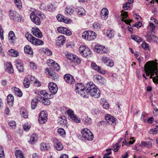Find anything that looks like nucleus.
<instances>
[{
    "label": "nucleus",
    "mask_w": 158,
    "mask_h": 158,
    "mask_svg": "<svg viewBox=\"0 0 158 158\" xmlns=\"http://www.w3.org/2000/svg\"><path fill=\"white\" fill-rule=\"evenodd\" d=\"M17 7L20 9L22 7V3L20 0H14Z\"/></svg>",
    "instance_id": "nucleus-52"
},
{
    "label": "nucleus",
    "mask_w": 158,
    "mask_h": 158,
    "mask_svg": "<svg viewBox=\"0 0 158 158\" xmlns=\"http://www.w3.org/2000/svg\"><path fill=\"white\" fill-rule=\"evenodd\" d=\"M103 46L99 45H96L95 47V49L96 52L99 53H102V50Z\"/></svg>",
    "instance_id": "nucleus-40"
},
{
    "label": "nucleus",
    "mask_w": 158,
    "mask_h": 158,
    "mask_svg": "<svg viewBox=\"0 0 158 158\" xmlns=\"http://www.w3.org/2000/svg\"><path fill=\"white\" fill-rule=\"evenodd\" d=\"M153 69V70H155V72H154L155 73V74L156 75V77H158V70L157 69V65L156 64H152L151 65Z\"/></svg>",
    "instance_id": "nucleus-49"
},
{
    "label": "nucleus",
    "mask_w": 158,
    "mask_h": 158,
    "mask_svg": "<svg viewBox=\"0 0 158 158\" xmlns=\"http://www.w3.org/2000/svg\"><path fill=\"white\" fill-rule=\"evenodd\" d=\"M16 68L20 73H23L24 71V68L22 63L18 62L16 64Z\"/></svg>",
    "instance_id": "nucleus-24"
},
{
    "label": "nucleus",
    "mask_w": 158,
    "mask_h": 158,
    "mask_svg": "<svg viewBox=\"0 0 158 158\" xmlns=\"http://www.w3.org/2000/svg\"><path fill=\"white\" fill-rule=\"evenodd\" d=\"M8 38L9 42L10 43L14 44L15 43L16 41L15 37V34L13 31H11L9 32L8 35Z\"/></svg>",
    "instance_id": "nucleus-20"
},
{
    "label": "nucleus",
    "mask_w": 158,
    "mask_h": 158,
    "mask_svg": "<svg viewBox=\"0 0 158 158\" xmlns=\"http://www.w3.org/2000/svg\"><path fill=\"white\" fill-rule=\"evenodd\" d=\"M96 34L94 31L90 30V34L89 37H88L89 40H91L96 38Z\"/></svg>",
    "instance_id": "nucleus-39"
},
{
    "label": "nucleus",
    "mask_w": 158,
    "mask_h": 158,
    "mask_svg": "<svg viewBox=\"0 0 158 158\" xmlns=\"http://www.w3.org/2000/svg\"><path fill=\"white\" fill-rule=\"evenodd\" d=\"M114 30H107L106 32L107 37L111 38L114 36Z\"/></svg>",
    "instance_id": "nucleus-47"
},
{
    "label": "nucleus",
    "mask_w": 158,
    "mask_h": 158,
    "mask_svg": "<svg viewBox=\"0 0 158 158\" xmlns=\"http://www.w3.org/2000/svg\"><path fill=\"white\" fill-rule=\"evenodd\" d=\"M40 148L41 151H45L48 150L50 148V146L48 143L43 142L40 144Z\"/></svg>",
    "instance_id": "nucleus-23"
},
{
    "label": "nucleus",
    "mask_w": 158,
    "mask_h": 158,
    "mask_svg": "<svg viewBox=\"0 0 158 158\" xmlns=\"http://www.w3.org/2000/svg\"><path fill=\"white\" fill-rule=\"evenodd\" d=\"M85 89L86 94L98 98L100 96V91L93 83H88L85 87Z\"/></svg>",
    "instance_id": "nucleus-1"
},
{
    "label": "nucleus",
    "mask_w": 158,
    "mask_h": 158,
    "mask_svg": "<svg viewBox=\"0 0 158 158\" xmlns=\"http://www.w3.org/2000/svg\"><path fill=\"white\" fill-rule=\"evenodd\" d=\"M17 15V12L14 10H11L10 11V16L12 19H14V20L17 22H20L21 21V17H16Z\"/></svg>",
    "instance_id": "nucleus-13"
},
{
    "label": "nucleus",
    "mask_w": 158,
    "mask_h": 158,
    "mask_svg": "<svg viewBox=\"0 0 158 158\" xmlns=\"http://www.w3.org/2000/svg\"><path fill=\"white\" fill-rule=\"evenodd\" d=\"M86 48L85 46L82 45L79 48V51L80 52V53L81 55V54L83 52V51L86 49Z\"/></svg>",
    "instance_id": "nucleus-56"
},
{
    "label": "nucleus",
    "mask_w": 158,
    "mask_h": 158,
    "mask_svg": "<svg viewBox=\"0 0 158 158\" xmlns=\"http://www.w3.org/2000/svg\"><path fill=\"white\" fill-rule=\"evenodd\" d=\"M9 125L13 128H15L16 125L15 122L13 121H10L9 123Z\"/></svg>",
    "instance_id": "nucleus-63"
},
{
    "label": "nucleus",
    "mask_w": 158,
    "mask_h": 158,
    "mask_svg": "<svg viewBox=\"0 0 158 158\" xmlns=\"http://www.w3.org/2000/svg\"><path fill=\"white\" fill-rule=\"evenodd\" d=\"M153 69L151 65L145 67L144 70L147 76H149L150 78L152 79L154 77H153L154 76L155 70H153Z\"/></svg>",
    "instance_id": "nucleus-6"
},
{
    "label": "nucleus",
    "mask_w": 158,
    "mask_h": 158,
    "mask_svg": "<svg viewBox=\"0 0 158 158\" xmlns=\"http://www.w3.org/2000/svg\"><path fill=\"white\" fill-rule=\"evenodd\" d=\"M106 121L109 124L115 125L117 123V120L114 117L109 114H107L105 116Z\"/></svg>",
    "instance_id": "nucleus-5"
},
{
    "label": "nucleus",
    "mask_w": 158,
    "mask_h": 158,
    "mask_svg": "<svg viewBox=\"0 0 158 158\" xmlns=\"http://www.w3.org/2000/svg\"><path fill=\"white\" fill-rule=\"evenodd\" d=\"M82 84L79 83L77 84L76 88V91L77 92H78L79 94H80L83 97H85L86 92L85 89V87L82 88H80L78 87L79 85H81Z\"/></svg>",
    "instance_id": "nucleus-9"
},
{
    "label": "nucleus",
    "mask_w": 158,
    "mask_h": 158,
    "mask_svg": "<svg viewBox=\"0 0 158 158\" xmlns=\"http://www.w3.org/2000/svg\"><path fill=\"white\" fill-rule=\"evenodd\" d=\"M5 68L6 70L10 73H12L14 72L13 67L10 62H6L5 63Z\"/></svg>",
    "instance_id": "nucleus-16"
},
{
    "label": "nucleus",
    "mask_w": 158,
    "mask_h": 158,
    "mask_svg": "<svg viewBox=\"0 0 158 158\" xmlns=\"http://www.w3.org/2000/svg\"><path fill=\"white\" fill-rule=\"evenodd\" d=\"M94 79L98 82L102 84H104L105 79L101 75H95L94 76Z\"/></svg>",
    "instance_id": "nucleus-22"
},
{
    "label": "nucleus",
    "mask_w": 158,
    "mask_h": 158,
    "mask_svg": "<svg viewBox=\"0 0 158 158\" xmlns=\"http://www.w3.org/2000/svg\"><path fill=\"white\" fill-rule=\"evenodd\" d=\"M142 23L140 21H139L138 23H135V24H134L133 25V27H136L137 28L139 29L142 26Z\"/></svg>",
    "instance_id": "nucleus-54"
},
{
    "label": "nucleus",
    "mask_w": 158,
    "mask_h": 158,
    "mask_svg": "<svg viewBox=\"0 0 158 158\" xmlns=\"http://www.w3.org/2000/svg\"><path fill=\"white\" fill-rule=\"evenodd\" d=\"M32 33L35 36L39 38H41L42 37V34L40 30H32Z\"/></svg>",
    "instance_id": "nucleus-31"
},
{
    "label": "nucleus",
    "mask_w": 158,
    "mask_h": 158,
    "mask_svg": "<svg viewBox=\"0 0 158 158\" xmlns=\"http://www.w3.org/2000/svg\"><path fill=\"white\" fill-rule=\"evenodd\" d=\"M52 64H53L54 69L55 71H58L60 69V67L59 64L55 61L52 62Z\"/></svg>",
    "instance_id": "nucleus-46"
},
{
    "label": "nucleus",
    "mask_w": 158,
    "mask_h": 158,
    "mask_svg": "<svg viewBox=\"0 0 158 158\" xmlns=\"http://www.w3.org/2000/svg\"><path fill=\"white\" fill-rule=\"evenodd\" d=\"M14 90L15 94L17 96L21 97L22 96L23 93L19 88L15 87L14 89Z\"/></svg>",
    "instance_id": "nucleus-36"
},
{
    "label": "nucleus",
    "mask_w": 158,
    "mask_h": 158,
    "mask_svg": "<svg viewBox=\"0 0 158 158\" xmlns=\"http://www.w3.org/2000/svg\"><path fill=\"white\" fill-rule=\"evenodd\" d=\"M40 94L43 95L45 98L47 97L49 98H52L54 97L53 94H48L44 90L40 91Z\"/></svg>",
    "instance_id": "nucleus-29"
},
{
    "label": "nucleus",
    "mask_w": 158,
    "mask_h": 158,
    "mask_svg": "<svg viewBox=\"0 0 158 158\" xmlns=\"http://www.w3.org/2000/svg\"><path fill=\"white\" fill-rule=\"evenodd\" d=\"M59 33L65 34L68 36L72 34V32L70 30H57Z\"/></svg>",
    "instance_id": "nucleus-41"
},
{
    "label": "nucleus",
    "mask_w": 158,
    "mask_h": 158,
    "mask_svg": "<svg viewBox=\"0 0 158 158\" xmlns=\"http://www.w3.org/2000/svg\"><path fill=\"white\" fill-rule=\"evenodd\" d=\"M119 148V146L118 143H117L114 145L113 150L114 152H117Z\"/></svg>",
    "instance_id": "nucleus-60"
},
{
    "label": "nucleus",
    "mask_w": 158,
    "mask_h": 158,
    "mask_svg": "<svg viewBox=\"0 0 158 158\" xmlns=\"http://www.w3.org/2000/svg\"><path fill=\"white\" fill-rule=\"evenodd\" d=\"M72 61L79 63H80L81 62V60L79 59L77 56L75 55L74 56L72 60Z\"/></svg>",
    "instance_id": "nucleus-55"
},
{
    "label": "nucleus",
    "mask_w": 158,
    "mask_h": 158,
    "mask_svg": "<svg viewBox=\"0 0 158 158\" xmlns=\"http://www.w3.org/2000/svg\"><path fill=\"white\" fill-rule=\"evenodd\" d=\"M67 113L72 121H73L76 123H79L80 122L81 119L74 114V112L73 110L70 109L68 110L67 111Z\"/></svg>",
    "instance_id": "nucleus-4"
},
{
    "label": "nucleus",
    "mask_w": 158,
    "mask_h": 158,
    "mask_svg": "<svg viewBox=\"0 0 158 158\" xmlns=\"http://www.w3.org/2000/svg\"><path fill=\"white\" fill-rule=\"evenodd\" d=\"M49 98L46 97L44 98L43 100L42 101V103L44 104L45 105H48L50 104V101L49 99Z\"/></svg>",
    "instance_id": "nucleus-48"
},
{
    "label": "nucleus",
    "mask_w": 158,
    "mask_h": 158,
    "mask_svg": "<svg viewBox=\"0 0 158 158\" xmlns=\"http://www.w3.org/2000/svg\"><path fill=\"white\" fill-rule=\"evenodd\" d=\"M53 141L54 143V146L57 150L61 151L63 149V146L60 143L57 142V139L56 138H55Z\"/></svg>",
    "instance_id": "nucleus-21"
},
{
    "label": "nucleus",
    "mask_w": 158,
    "mask_h": 158,
    "mask_svg": "<svg viewBox=\"0 0 158 158\" xmlns=\"http://www.w3.org/2000/svg\"><path fill=\"white\" fill-rule=\"evenodd\" d=\"M20 113L21 116L24 118H27L28 117V113L26 110H21Z\"/></svg>",
    "instance_id": "nucleus-43"
},
{
    "label": "nucleus",
    "mask_w": 158,
    "mask_h": 158,
    "mask_svg": "<svg viewBox=\"0 0 158 158\" xmlns=\"http://www.w3.org/2000/svg\"><path fill=\"white\" fill-rule=\"evenodd\" d=\"M49 90L51 93V94H53V96L58 91V87L53 82H50L48 85Z\"/></svg>",
    "instance_id": "nucleus-7"
},
{
    "label": "nucleus",
    "mask_w": 158,
    "mask_h": 158,
    "mask_svg": "<svg viewBox=\"0 0 158 158\" xmlns=\"http://www.w3.org/2000/svg\"><path fill=\"white\" fill-rule=\"evenodd\" d=\"M158 129V125L156 126V127L154 129H151L149 131V133L152 135H155L157 133Z\"/></svg>",
    "instance_id": "nucleus-45"
},
{
    "label": "nucleus",
    "mask_w": 158,
    "mask_h": 158,
    "mask_svg": "<svg viewBox=\"0 0 158 158\" xmlns=\"http://www.w3.org/2000/svg\"><path fill=\"white\" fill-rule=\"evenodd\" d=\"M65 42V38L63 35H61L58 37V39L56 41V44L58 46L60 47Z\"/></svg>",
    "instance_id": "nucleus-15"
},
{
    "label": "nucleus",
    "mask_w": 158,
    "mask_h": 158,
    "mask_svg": "<svg viewBox=\"0 0 158 158\" xmlns=\"http://www.w3.org/2000/svg\"><path fill=\"white\" fill-rule=\"evenodd\" d=\"M91 53V52L90 49L88 48H86L81 55L85 57H88L90 56Z\"/></svg>",
    "instance_id": "nucleus-28"
},
{
    "label": "nucleus",
    "mask_w": 158,
    "mask_h": 158,
    "mask_svg": "<svg viewBox=\"0 0 158 158\" xmlns=\"http://www.w3.org/2000/svg\"><path fill=\"white\" fill-rule=\"evenodd\" d=\"M57 132L61 135H63L65 134V132L64 130L62 128H60L58 129Z\"/></svg>",
    "instance_id": "nucleus-58"
},
{
    "label": "nucleus",
    "mask_w": 158,
    "mask_h": 158,
    "mask_svg": "<svg viewBox=\"0 0 158 158\" xmlns=\"http://www.w3.org/2000/svg\"><path fill=\"white\" fill-rule=\"evenodd\" d=\"M48 114L44 111H42L40 113L39 118V121L41 124L45 123L47 120Z\"/></svg>",
    "instance_id": "nucleus-8"
},
{
    "label": "nucleus",
    "mask_w": 158,
    "mask_h": 158,
    "mask_svg": "<svg viewBox=\"0 0 158 158\" xmlns=\"http://www.w3.org/2000/svg\"><path fill=\"white\" fill-rule=\"evenodd\" d=\"M82 121L85 125H88L92 123V120L90 118L88 117H85L83 118Z\"/></svg>",
    "instance_id": "nucleus-33"
},
{
    "label": "nucleus",
    "mask_w": 158,
    "mask_h": 158,
    "mask_svg": "<svg viewBox=\"0 0 158 158\" xmlns=\"http://www.w3.org/2000/svg\"><path fill=\"white\" fill-rule=\"evenodd\" d=\"M25 36L27 40L34 45H43L44 44L43 41L35 38L31 35L28 34V33L26 34Z\"/></svg>",
    "instance_id": "nucleus-2"
},
{
    "label": "nucleus",
    "mask_w": 158,
    "mask_h": 158,
    "mask_svg": "<svg viewBox=\"0 0 158 158\" xmlns=\"http://www.w3.org/2000/svg\"><path fill=\"white\" fill-rule=\"evenodd\" d=\"M130 3L127 2L124 4L123 6V8L125 10H127L130 7Z\"/></svg>",
    "instance_id": "nucleus-62"
},
{
    "label": "nucleus",
    "mask_w": 158,
    "mask_h": 158,
    "mask_svg": "<svg viewBox=\"0 0 158 158\" xmlns=\"http://www.w3.org/2000/svg\"><path fill=\"white\" fill-rule=\"evenodd\" d=\"M77 14L79 15H83L85 14V11L83 8H80L77 12Z\"/></svg>",
    "instance_id": "nucleus-51"
},
{
    "label": "nucleus",
    "mask_w": 158,
    "mask_h": 158,
    "mask_svg": "<svg viewBox=\"0 0 158 158\" xmlns=\"http://www.w3.org/2000/svg\"><path fill=\"white\" fill-rule=\"evenodd\" d=\"M71 20L70 19L64 17V19L62 22H63L65 23L69 24L71 22Z\"/></svg>",
    "instance_id": "nucleus-53"
},
{
    "label": "nucleus",
    "mask_w": 158,
    "mask_h": 158,
    "mask_svg": "<svg viewBox=\"0 0 158 158\" xmlns=\"http://www.w3.org/2000/svg\"><path fill=\"white\" fill-rule=\"evenodd\" d=\"M9 52H10L9 55L12 56L16 57L19 55V53L14 49H10Z\"/></svg>",
    "instance_id": "nucleus-34"
},
{
    "label": "nucleus",
    "mask_w": 158,
    "mask_h": 158,
    "mask_svg": "<svg viewBox=\"0 0 158 158\" xmlns=\"http://www.w3.org/2000/svg\"><path fill=\"white\" fill-rule=\"evenodd\" d=\"M90 34V30H86L82 33V36L83 38L89 40L88 37H89Z\"/></svg>",
    "instance_id": "nucleus-32"
},
{
    "label": "nucleus",
    "mask_w": 158,
    "mask_h": 158,
    "mask_svg": "<svg viewBox=\"0 0 158 158\" xmlns=\"http://www.w3.org/2000/svg\"><path fill=\"white\" fill-rule=\"evenodd\" d=\"M147 33V35H145V37L147 39L148 42H150L156 37L155 32L153 31V30L148 31Z\"/></svg>",
    "instance_id": "nucleus-12"
},
{
    "label": "nucleus",
    "mask_w": 158,
    "mask_h": 158,
    "mask_svg": "<svg viewBox=\"0 0 158 158\" xmlns=\"http://www.w3.org/2000/svg\"><path fill=\"white\" fill-rule=\"evenodd\" d=\"M131 38L135 41L139 42L140 41V38L139 37L135 35H132L131 36Z\"/></svg>",
    "instance_id": "nucleus-50"
},
{
    "label": "nucleus",
    "mask_w": 158,
    "mask_h": 158,
    "mask_svg": "<svg viewBox=\"0 0 158 158\" xmlns=\"http://www.w3.org/2000/svg\"><path fill=\"white\" fill-rule=\"evenodd\" d=\"M74 55L73 54H72L69 53H68L66 55V57L69 59L70 60H72L73 59V57H74Z\"/></svg>",
    "instance_id": "nucleus-64"
},
{
    "label": "nucleus",
    "mask_w": 158,
    "mask_h": 158,
    "mask_svg": "<svg viewBox=\"0 0 158 158\" xmlns=\"http://www.w3.org/2000/svg\"><path fill=\"white\" fill-rule=\"evenodd\" d=\"M38 139V136L37 134H33L31 136L30 142L31 144H34Z\"/></svg>",
    "instance_id": "nucleus-30"
},
{
    "label": "nucleus",
    "mask_w": 158,
    "mask_h": 158,
    "mask_svg": "<svg viewBox=\"0 0 158 158\" xmlns=\"http://www.w3.org/2000/svg\"><path fill=\"white\" fill-rule=\"evenodd\" d=\"M15 156L17 158H24V156L22 151L20 150H16L15 152Z\"/></svg>",
    "instance_id": "nucleus-35"
},
{
    "label": "nucleus",
    "mask_w": 158,
    "mask_h": 158,
    "mask_svg": "<svg viewBox=\"0 0 158 158\" xmlns=\"http://www.w3.org/2000/svg\"><path fill=\"white\" fill-rule=\"evenodd\" d=\"M24 52L27 54L31 55L33 54V52L31 47L29 45L25 46L24 48Z\"/></svg>",
    "instance_id": "nucleus-27"
},
{
    "label": "nucleus",
    "mask_w": 158,
    "mask_h": 158,
    "mask_svg": "<svg viewBox=\"0 0 158 158\" xmlns=\"http://www.w3.org/2000/svg\"><path fill=\"white\" fill-rule=\"evenodd\" d=\"M30 18L31 21L37 25L40 24L41 22L40 19L37 17L33 12H32L30 15Z\"/></svg>",
    "instance_id": "nucleus-10"
},
{
    "label": "nucleus",
    "mask_w": 158,
    "mask_h": 158,
    "mask_svg": "<svg viewBox=\"0 0 158 158\" xmlns=\"http://www.w3.org/2000/svg\"><path fill=\"white\" fill-rule=\"evenodd\" d=\"M23 84L24 86L27 88L29 87L30 85L29 80L28 78H25L24 79L23 82Z\"/></svg>",
    "instance_id": "nucleus-44"
},
{
    "label": "nucleus",
    "mask_w": 158,
    "mask_h": 158,
    "mask_svg": "<svg viewBox=\"0 0 158 158\" xmlns=\"http://www.w3.org/2000/svg\"><path fill=\"white\" fill-rule=\"evenodd\" d=\"M64 78L65 81L69 84H73L74 83L75 79L69 74L68 73L64 75Z\"/></svg>",
    "instance_id": "nucleus-11"
},
{
    "label": "nucleus",
    "mask_w": 158,
    "mask_h": 158,
    "mask_svg": "<svg viewBox=\"0 0 158 158\" xmlns=\"http://www.w3.org/2000/svg\"><path fill=\"white\" fill-rule=\"evenodd\" d=\"M4 152L3 148L0 145V157L3 158L4 157Z\"/></svg>",
    "instance_id": "nucleus-57"
},
{
    "label": "nucleus",
    "mask_w": 158,
    "mask_h": 158,
    "mask_svg": "<svg viewBox=\"0 0 158 158\" xmlns=\"http://www.w3.org/2000/svg\"><path fill=\"white\" fill-rule=\"evenodd\" d=\"M34 98H36L38 102V101H41L42 102V101L45 98L42 96L40 94H39L36 97H35Z\"/></svg>",
    "instance_id": "nucleus-61"
},
{
    "label": "nucleus",
    "mask_w": 158,
    "mask_h": 158,
    "mask_svg": "<svg viewBox=\"0 0 158 158\" xmlns=\"http://www.w3.org/2000/svg\"><path fill=\"white\" fill-rule=\"evenodd\" d=\"M73 10L70 6H67L65 9V12L67 14L69 15H71L73 12Z\"/></svg>",
    "instance_id": "nucleus-42"
},
{
    "label": "nucleus",
    "mask_w": 158,
    "mask_h": 158,
    "mask_svg": "<svg viewBox=\"0 0 158 158\" xmlns=\"http://www.w3.org/2000/svg\"><path fill=\"white\" fill-rule=\"evenodd\" d=\"M108 11L107 9L104 8L101 11V16L102 19L104 20L106 19L108 17Z\"/></svg>",
    "instance_id": "nucleus-18"
},
{
    "label": "nucleus",
    "mask_w": 158,
    "mask_h": 158,
    "mask_svg": "<svg viewBox=\"0 0 158 158\" xmlns=\"http://www.w3.org/2000/svg\"><path fill=\"white\" fill-rule=\"evenodd\" d=\"M101 104L104 109H107L109 108V105L108 102L106 100H103L101 103Z\"/></svg>",
    "instance_id": "nucleus-38"
},
{
    "label": "nucleus",
    "mask_w": 158,
    "mask_h": 158,
    "mask_svg": "<svg viewBox=\"0 0 158 158\" xmlns=\"http://www.w3.org/2000/svg\"><path fill=\"white\" fill-rule=\"evenodd\" d=\"M38 102L36 98H33V99L31 102V106L32 109H34L36 108Z\"/></svg>",
    "instance_id": "nucleus-37"
},
{
    "label": "nucleus",
    "mask_w": 158,
    "mask_h": 158,
    "mask_svg": "<svg viewBox=\"0 0 158 158\" xmlns=\"http://www.w3.org/2000/svg\"><path fill=\"white\" fill-rule=\"evenodd\" d=\"M81 134L82 137L89 140H92L94 135L92 132L87 129H83L81 130Z\"/></svg>",
    "instance_id": "nucleus-3"
},
{
    "label": "nucleus",
    "mask_w": 158,
    "mask_h": 158,
    "mask_svg": "<svg viewBox=\"0 0 158 158\" xmlns=\"http://www.w3.org/2000/svg\"><path fill=\"white\" fill-rule=\"evenodd\" d=\"M48 74L50 78L54 80H57L59 76L58 74L54 72L52 69H50L48 72Z\"/></svg>",
    "instance_id": "nucleus-17"
},
{
    "label": "nucleus",
    "mask_w": 158,
    "mask_h": 158,
    "mask_svg": "<svg viewBox=\"0 0 158 158\" xmlns=\"http://www.w3.org/2000/svg\"><path fill=\"white\" fill-rule=\"evenodd\" d=\"M14 98L13 96L11 94H9L7 97V102L8 104L12 106L13 104Z\"/></svg>",
    "instance_id": "nucleus-25"
},
{
    "label": "nucleus",
    "mask_w": 158,
    "mask_h": 158,
    "mask_svg": "<svg viewBox=\"0 0 158 158\" xmlns=\"http://www.w3.org/2000/svg\"><path fill=\"white\" fill-rule=\"evenodd\" d=\"M140 146L141 147H146L148 148H150L152 146V143L150 141L147 142H142L140 144Z\"/></svg>",
    "instance_id": "nucleus-26"
},
{
    "label": "nucleus",
    "mask_w": 158,
    "mask_h": 158,
    "mask_svg": "<svg viewBox=\"0 0 158 158\" xmlns=\"http://www.w3.org/2000/svg\"><path fill=\"white\" fill-rule=\"evenodd\" d=\"M102 61L106 65L110 67H112L114 65V63L112 60H110V58L106 56H103L102 59Z\"/></svg>",
    "instance_id": "nucleus-14"
},
{
    "label": "nucleus",
    "mask_w": 158,
    "mask_h": 158,
    "mask_svg": "<svg viewBox=\"0 0 158 158\" xmlns=\"http://www.w3.org/2000/svg\"><path fill=\"white\" fill-rule=\"evenodd\" d=\"M91 65L93 69L96 71H97L99 73L102 74L105 73V71L102 70V69H101V67L96 65L95 63L92 62Z\"/></svg>",
    "instance_id": "nucleus-19"
},
{
    "label": "nucleus",
    "mask_w": 158,
    "mask_h": 158,
    "mask_svg": "<svg viewBox=\"0 0 158 158\" xmlns=\"http://www.w3.org/2000/svg\"><path fill=\"white\" fill-rule=\"evenodd\" d=\"M64 17L62 15H61L59 14L56 16V18L57 20L60 22H62L64 19Z\"/></svg>",
    "instance_id": "nucleus-59"
}]
</instances>
